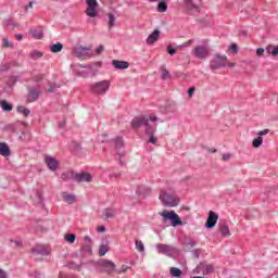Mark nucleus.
Masks as SVG:
<instances>
[{"label": "nucleus", "mask_w": 278, "mask_h": 278, "mask_svg": "<svg viewBox=\"0 0 278 278\" xmlns=\"http://www.w3.org/2000/svg\"><path fill=\"white\" fill-rule=\"evenodd\" d=\"M159 199L164 207H177V205H179V197H177V193L167 191L166 189L160 191Z\"/></svg>", "instance_id": "f257e3e1"}, {"label": "nucleus", "mask_w": 278, "mask_h": 278, "mask_svg": "<svg viewBox=\"0 0 278 278\" xmlns=\"http://www.w3.org/2000/svg\"><path fill=\"white\" fill-rule=\"evenodd\" d=\"M228 66L229 68H233L236 64L229 63L227 55L215 54L213 59L210 61L211 71H218L219 68H225Z\"/></svg>", "instance_id": "f03ea898"}, {"label": "nucleus", "mask_w": 278, "mask_h": 278, "mask_svg": "<svg viewBox=\"0 0 278 278\" xmlns=\"http://www.w3.org/2000/svg\"><path fill=\"white\" fill-rule=\"evenodd\" d=\"M160 216H162L163 223L169 220L172 223V227H181L184 225L181 217H179L175 211L164 210L160 213Z\"/></svg>", "instance_id": "7ed1b4c3"}, {"label": "nucleus", "mask_w": 278, "mask_h": 278, "mask_svg": "<svg viewBox=\"0 0 278 278\" xmlns=\"http://www.w3.org/2000/svg\"><path fill=\"white\" fill-rule=\"evenodd\" d=\"M155 247H156L157 253L167 255V257H177V255H179V253H181V251H179V249H177L173 245H168V244H164V243H156Z\"/></svg>", "instance_id": "20e7f679"}, {"label": "nucleus", "mask_w": 278, "mask_h": 278, "mask_svg": "<svg viewBox=\"0 0 278 278\" xmlns=\"http://www.w3.org/2000/svg\"><path fill=\"white\" fill-rule=\"evenodd\" d=\"M90 90H91V92H93V94L103 96L108 92V90H110V80H102V81L93 83L90 86Z\"/></svg>", "instance_id": "39448f33"}, {"label": "nucleus", "mask_w": 278, "mask_h": 278, "mask_svg": "<svg viewBox=\"0 0 278 278\" xmlns=\"http://www.w3.org/2000/svg\"><path fill=\"white\" fill-rule=\"evenodd\" d=\"M96 268L98 273H114L116 264L110 260H100L97 262Z\"/></svg>", "instance_id": "423d86ee"}, {"label": "nucleus", "mask_w": 278, "mask_h": 278, "mask_svg": "<svg viewBox=\"0 0 278 278\" xmlns=\"http://www.w3.org/2000/svg\"><path fill=\"white\" fill-rule=\"evenodd\" d=\"M178 3L187 14L192 15L199 13V7L194 3L193 0H179Z\"/></svg>", "instance_id": "0eeeda50"}, {"label": "nucleus", "mask_w": 278, "mask_h": 278, "mask_svg": "<svg viewBox=\"0 0 278 278\" xmlns=\"http://www.w3.org/2000/svg\"><path fill=\"white\" fill-rule=\"evenodd\" d=\"M148 121L155 123V121H157V117L156 116H150V117L139 116V117H135L130 124H131L132 129H140V127L146 126Z\"/></svg>", "instance_id": "6e6552de"}, {"label": "nucleus", "mask_w": 278, "mask_h": 278, "mask_svg": "<svg viewBox=\"0 0 278 278\" xmlns=\"http://www.w3.org/2000/svg\"><path fill=\"white\" fill-rule=\"evenodd\" d=\"M192 55L197 58V60H207V58H210V47L197 46L195 49L192 50Z\"/></svg>", "instance_id": "1a4fd4ad"}, {"label": "nucleus", "mask_w": 278, "mask_h": 278, "mask_svg": "<svg viewBox=\"0 0 278 278\" xmlns=\"http://www.w3.org/2000/svg\"><path fill=\"white\" fill-rule=\"evenodd\" d=\"M27 103H36L40 99V94H42V89L40 86L38 87H27Z\"/></svg>", "instance_id": "9d476101"}, {"label": "nucleus", "mask_w": 278, "mask_h": 278, "mask_svg": "<svg viewBox=\"0 0 278 278\" xmlns=\"http://www.w3.org/2000/svg\"><path fill=\"white\" fill-rule=\"evenodd\" d=\"M90 47L78 46L73 49L72 53L75 55V58L86 60V58H92V54H90Z\"/></svg>", "instance_id": "9b49d317"}, {"label": "nucleus", "mask_w": 278, "mask_h": 278, "mask_svg": "<svg viewBox=\"0 0 278 278\" xmlns=\"http://www.w3.org/2000/svg\"><path fill=\"white\" fill-rule=\"evenodd\" d=\"M86 3H87V9H86L87 16H89L90 18L97 17V15L99 14V12L97 11L99 8V2H97V0H86Z\"/></svg>", "instance_id": "f8f14e48"}, {"label": "nucleus", "mask_w": 278, "mask_h": 278, "mask_svg": "<svg viewBox=\"0 0 278 278\" xmlns=\"http://www.w3.org/2000/svg\"><path fill=\"white\" fill-rule=\"evenodd\" d=\"M114 147L117 151V155L119 157V164L123 166L125 163L123 162V155H125V150H122L125 147L122 137H117L114 139Z\"/></svg>", "instance_id": "ddd939ff"}, {"label": "nucleus", "mask_w": 278, "mask_h": 278, "mask_svg": "<svg viewBox=\"0 0 278 278\" xmlns=\"http://www.w3.org/2000/svg\"><path fill=\"white\" fill-rule=\"evenodd\" d=\"M216 223H218V214L213 211L208 212V217L205 223L206 229H214L216 227Z\"/></svg>", "instance_id": "4468645a"}, {"label": "nucleus", "mask_w": 278, "mask_h": 278, "mask_svg": "<svg viewBox=\"0 0 278 278\" xmlns=\"http://www.w3.org/2000/svg\"><path fill=\"white\" fill-rule=\"evenodd\" d=\"M45 163L48 166L49 170H52V173H55L60 166V162L55 160V156H49L47 155L45 157Z\"/></svg>", "instance_id": "2eb2a0df"}, {"label": "nucleus", "mask_w": 278, "mask_h": 278, "mask_svg": "<svg viewBox=\"0 0 278 278\" xmlns=\"http://www.w3.org/2000/svg\"><path fill=\"white\" fill-rule=\"evenodd\" d=\"M74 181H77V184H90L92 176L88 173L74 174Z\"/></svg>", "instance_id": "dca6fc26"}, {"label": "nucleus", "mask_w": 278, "mask_h": 278, "mask_svg": "<svg viewBox=\"0 0 278 278\" xmlns=\"http://www.w3.org/2000/svg\"><path fill=\"white\" fill-rule=\"evenodd\" d=\"M118 211L114 207H106L102 211L101 218L102 220H110V218H115Z\"/></svg>", "instance_id": "f3484780"}, {"label": "nucleus", "mask_w": 278, "mask_h": 278, "mask_svg": "<svg viewBox=\"0 0 278 278\" xmlns=\"http://www.w3.org/2000/svg\"><path fill=\"white\" fill-rule=\"evenodd\" d=\"M31 253H34V255H43L45 256V255H49V253H51V251L46 245H36L31 249Z\"/></svg>", "instance_id": "a211bd4d"}, {"label": "nucleus", "mask_w": 278, "mask_h": 278, "mask_svg": "<svg viewBox=\"0 0 278 278\" xmlns=\"http://www.w3.org/2000/svg\"><path fill=\"white\" fill-rule=\"evenodd\" d=\"M136 194L140 199H146V197H149L151 194V188L147 186H139L137 187Z\"/></svg>", "instance_id": "6ab92c4d"}, {"label": "nucleus", "mask_w": 278, "mask_h": 278, "mask_svg": "<svg viewBox=\"0 0 278 278\" xmlns=\"http://www.w3.org/2000/svg\"><path fill=\"white\" fill-rule=\"evenodd\" d=\"M112 65L117 71H125L126 68H129V63L127 61L113 60Z\"/></svg>", "instance_id": "aec40b11"}, {"label": "nucleus", "mask_w": 278, "mask_h": 278, "mask_svg": "<svg viewBox=\"0 0 278 278\" xmlns=\"http://www.w3.org/2000/svg\"><path fill=\"white\" fill-rule=\"evenodd\" d=\"M200 270H202V273H204V275H210L212 273H214V265L212 264H207V263H200L199 265Z\"/></svg>", "instance_id": "412c9836"}, {"label": "nucleus", "mask_w": 278, "mask_h": 278, "mask_svg": "<svg viewBox=\"0 0 278 278\" xmlns=\"http://www.w3.org/2000/svg\"><path fill=\"white\" fill-rule=\"evenodd\" d=\"M160 40V30L155 29L152 34H150L147 38V45H154Z\"/></svg>", "instance_id": "4be33fe9"}, {"label": "nucleus", "mask_w": 278, "mask_h": 278, "mask_svg": "<svg viewBox=\"0 0 278 278\" xmlns=\"http://www.w3.org/2000/svg\"><path fill=\"white\" fill-rule=\"evenodd\" d=\"M219 233L222 235V238H229L231 236V230H229V226L225 223L219 224Z\"/></svg>", "instance_id": "5701e85b"}, {"label": "nucleus", "mask_w": 278, "mask_h": 278, "mask_svg": "<svg viewBox=\"0 0 278 278\" xmlns=\"http://www.w3.org/2000/svg\"><path fill=\"white\" fill-rule=\"evenodd\" d=\"M62 199H63L64 203H68V205H73V203H75V201H77V197L75 194L66 193V192L62 193Z\"/></svg>", "instance_id": "b1692460"}, {"label": "nucleus", "mask_w": 278, "mask_h": 278, "mask_svg": "<svg viewBox=\"0 0 278 278\" xmlns=\"http://www.w3.org/2000/svg\"><path fill=\"white\" fill-rule=\"evenodd\" d=\"M160 73H161V79H163V81H166L167 79H170L173 77L170 75V72H168V70L166 68V65H162L160 67Z\"/></svg>", "instance_id": "393cba45"}, {"label": "nucleus", "mask_w": 278, "mask_h": 278, "mask_svg": "<svg viewBox=\"0 0 278 278\" xmlns=\"http://www.w3.org/2000/svg\"><path fill=\"white\" fill-rule=\"evenodd\" d=\"M12 152L10 151V146L5 142L0 143V155H3V157L10 156Z\"/></svg>", "instance_id": "a878e982"}, {"label": "nucleus", "mask_w": 278, "mask_h": 278, "mask_svg": "<svg viewBox=\"0 0 278 278\" xmlns=\"http://www.w3.org/2000/svg\"><path fill=\"white\" fill-rule=\"evenodd\" d=\"M94 66H97V68L101 67V62H97L96 64H89V65L79 64L78 68H87L88 73H91L92 75H94Z\"/></svg>", "instance_id": "bb28decb"}, {"label": "nucleus", "mask_w": 278, "mask_h": 278, "mask_svg": "<svg viewBox=\"0 0 278 278\" xmlns=\"http://www.w3.org/2000/svg\"><path fill=\"white\" fill-rule=\"evenodd\" d=\"M0 108L3 112H12L14 105L10 104L8 100H0Z\"/></svg>", "instance_id": "cd10ccee"}, {"label": "nucleus", "mask_w": 278, "mask_h": 278, "mask_svg": "<svg viewBox=\"0 0 278 278\" xmlns=\"http://www.w3.org/2000/svg\"><path fill=\"white\" fill-rule=\"evenodd\" d=\"M156 10L157 12H166L168 10V3L166 0H159Z\"/></svg>", "instance_id": "c85d7f7f"}, {"label": "nucleus", "mask_w": 278, "mask_h": 278, "mask_svg": "<svg viewBox=\"0 0 278 278\" xmlns=\"http://www.w3.org/2000/svg\"><path fill=\"white\" fill-rule=\"evenodd\" d=\"M64 49V45L58 42L50 46L51 53H60Z\"/></svg>", "instance_id": "c756f323"}, {"label": "nucleus", "mask_w": 278, "mask_h": 278, "mask_svg": "<svg viewBox=\"0 0 278 278\" xmlns=\"http://www.w3.org/2000/svg\"><path fill=\"white\" fill-rule=\"evenodd\" d=\"M62 181H71V179H75V173L73 172H65L61 174Z\"/></svg>", "instance_id": "7c9ffc66"}, {"label": "nucleus", "mask_w": 278, "mask_h": 278, "mask_svg": "<svg viewBox=\"0 0 278 278\" xmlns=\"http://www.w3.org/2000/svg\"><path fill=\"white\" fill-rule=\"evenodd\" d=\"M42 55H45V53L38 51V50H33L30 53H29V58L31 60H40V58H42Z\"/></svg>", "instance_id": "2f4dec72"}, {"label": "nucleus", "mask_w": 278, "mask_h": 278, "mask_svg": "<svg viewBox=\"0 0 278 278\" xmlns=\"http://www.w3.org/2000/svg\"><path fill=\"white\" fill-rule=\"evenodd\" d=\"M144 128H146L147 136H153V134H155V126H152L151 124H149V121L147 122Z\"/></svg>", "instance_id": "473e14b6"}, {"label": "nucleus", "mask_w": 278, "mask_h": 278, "mask_svg": "<svg viewBox=\"0 0 278 278\" xmlns=\"http://www.w3.org/2000/svg\"><path fill=\"white\" fill-rule=\"evenodd\" d=\"M263 143H264V138L258 136L252 141V147H254V149H260V147H262Z\"/></svg>", "instance_id": "72a5a7b5"}, {"label": "nucleus", "mask_w": 278, "mask_h": 278, "mask_svg": "<svg viewBox=\"0 0 278 278\" xmlns=\"http://www.w3.org/2000/svg\"><path fill=\"white\" fill-rule=\"evenodd\" d=\"M266 51L269 53V55H278V46H268Z\"/></svg>", "instance_id": "f704fd0d"}, {"label": "nucleus", "mask_w": 278, "mask_h": 278, "mask_svg": "<svg viewBox=\"0 0 278 278\" xmlns=\"http://www.w3.org/2000/svg\"><path fill=\"white\" fill-rule=\"evenodd\" d=\"M64 240L65 242L73 244L77 240V236H75V233H68V235H65Z\"/></svg>", "instance_id": "c9c22d12"}, {"label": "nucleus", "mask_w": 278, "mask_h": 278, "mask_svg": "<svg viewBox=\"0 0 278 278\" xmlns=\"http://www.w3.org/2000/svg\"><path fill=\"white\" fill-rule=\"evenodd\" d=\"M169 273L172 275V277H181V269L177 268V267H170L169 268Z\"/></svg>", "instance_id": "e433bc0d"}, {"label": "nucleus", "mask_w": 278, "mask_h": 278, "mask_svg": "<svg viewBox=\"0 0 278 278\" xmlns=\"http://www.w3.org/2000/svg\"><path fill=\"white\" fill-rule=\"evenodd\" d=\"M17 112L18 114H24L25 116H29V114H31V111L23 105L17 106Z\"/></svg>", "instance_id": "4c0bfd02"}, {"label": "nucleus", "mask_w": 278, "mask_h": 278, "mask_svg": "<svg viewBox=\"0 0 278 278\" xmlns=\"http://www.w3.org/2000/svg\"><path fill=\"white\" fill-rule=\"evenodd\" d=\"M177 102H170L167 104V112H170V114H175L177 112Z\"/></svg>", "instance_id": "58836bf2"}, {"label": "nucleus", "mask_w": 278, "mask_h": 278, "mask_svg": "<svg viewBox=\"0 0 278 278\" xmlns=\"http://www.w3.org/2000/svg\"><path fill=\"white\" fill-rule=\"evenodd\" d=\"M2 47H4L5 49H13L14 43L12 41H10L8 38H3L2 39Z\"/></svg>", "instance_id": "ea45409f"}, {"label": "nucleus", "mask_w": 278, "mask_h": 278, "mask_svg": "<svg viewBox=\"0 0 278 278\" xmlns=\"http://www.w3.org/2000/svg\"><path fill=\"white\" fill-rule=\"evenodd\" d=\"M43 36L45 34H42V30H38V29L33 30V38H36V40H41Z\"/></svg>", "instance_id": "a19ab883"}, {"label": "nucleus", "mask_w": 278, "mask_h": 278, "mask_svg": "<svg viewBox=\"0 0 278 278\" xmlns=\"http://www.w3.org/2000/svg\"><path fill=\"white\" fill-rule=\"evenodd\" d=\"M116 23V16L112 13L109 14V28L112 29Z\"/></svg>", "instance_id": "79ce46f5"}, {"label": "nucleus", "mask_w": 278, "mask_h": 278, "mask_svg": "<svg viewBox=\"0 0 278 278\" xmlns=\"http://www.w3.org/2000/svg\"><path fill=\"white\" fill-rule=\"evenodd\" d=\"M16 81H21V76H11L8 80V86H14Z\"/></svg>", "instance_id": "37998d69"}, {"label": "nucleus", "mask_w": 278, "mask_h": 278, "mask_svg": "<svg viewBox=\"0 0 278 278\" xmlns=\"http://www.w3.org/2000/svg\"><path fill=\"white\" fill-rule=\"evenodd\" d=\"M135 244L137 251H139L140 253H144V243H142V241L136 240Z\"/></svg>", "instance_id": "c03bdc74"}, {"label": "nucleus", "mask_w": 278, "mask_h": 278, "mask_svg": "<svg viewBox=\"0 0 278 278\" xmlns=\"http://www.w3.org/2000/svg\"><path fill=\"white\" fill-rule=\"evenodd\" d=\"M4 25L7 27H12V29H14L15 27H17L16 23H14V20L10 18V20H5L4 21Z\"/></svg>", "instance_id": "a18cd8bd"}, {"label": "nucleus", "mask_w": 278, "mask_h": 278, "mask_svg": "<svg viewBox=\"0 0 278 278\" xmlns=\"http://www.w3.org/2000/svg\"><path fill=\"white\" fill-rule=\"evenodd\" d=\"M67 267H70L72 270H80L81 269V265H78L75 262H71L70 264H67Z\"/></svg>", "instance_id": "49530a36"}, {"label": "nucleus", "mask_w": 278, "mask_h": 278, "mask_svg": "<svg viewBox=\"0 0 278 278\" xmlns=\"http://www.w3.org/2000/svg\"><path fill=\"white\" fill-rule=\"evenodd\" d=\"M105 253H108V247H105V244H101L99 248L100 257H103V255H105Z\"/></svg>", "instance_id": "de8ad7c7"}, {"label": "nucleus", "mask_w": 278, "mask_h": 278, "mask_svg": "<svg viewBox=\"0 0 278 278\" xmlns=\"http://www.w3.org/2000/svg\"><path fill=\"white\" fill-rule=\"evenodd\" d=\"M83 253H88L89 255H92V247L90 244L84 245L81 248Z\"/></svg>", "instance_id": "09e8293b"}, {"label": "nucleus", "mask_w": 278, "mask_h": 278, "mask_svg": "<svg viewBox=\"0 0 278 278\" xmlns=\"http://www.w3.org/2000/svg\"><path fill=\"white\" fill-rule=\"evenodd\" d=\"M56 89H58V85H55V83H50L49 88L47 89L46 92H55Z\"/></svg>", "instance_id": "8fccbe9b"}, {"label": "nucleus", "mask_w": 278, "mask_h": 278, "mask_svg": "<svg viewBox=\"0 0 278 278\" xmlns=\"http://www.w3.org/2000/svg\"><path fill=\"white\" fill-rule=\"evenodd\" d=\"M0 71L1 73H5V71H10V65L8 63H1Z\"/></svg>", "instance_id": "3c124183"}, {"label": "nucleus", "mask_w": 278, "mask_h": 278, "mask_svg": "<svg viewBox=\"0 0 278 278\" xmlns=\"http://www.w3.org/2000/svg\"><path fill=\"white\" fill-rule=\"evenodd\" d=\"M184 244H185V247H190L192 249V248L197 247V241L189 240V241L185 242Z\"/></svg>", "instance_id": "603ef678"}, {"label": "nucleus", "mask_w": 278, "mask_h": 278, "mask_svg": "<svg viewBox=\"0 0 278 278\" xmlns=\"http://www.w3.org/2000/svg\"><path fill=\"white\" fill-rule=\"evenodd\" d=\"M191 253L195 260H199V257H201V250L199 249L193 250Z\"/></svg>", "instance_id": "864d4df0"}, {"label": "nucleus", "mask_w": 278, "mask_h": 278, "mask_svg": "<svg viewBox=\"0 0 278 278\" xmlns=\"http://www.w3.org/2000/svg\"><path fill=\"white\" fill-rule=\"evenodd\" d=\"M79 77H90V75H92L91 72H86V71H81L78 72Z\"/></svg>", "instance_id": "5fc2aeb1"}, {"label": "nucleus", "mask_w": 278, "mask_h": 278, "mask_svg": "<svg viewBox=\"0 0 278 278\" xmlns=\"http://www.w3.org/2000/svg\"><path fill=\"white\" fill-rule=\"evenodd\" d=\"M12 244H15V248L23 247V241L10 240V247H12Z\"/></svg>", "instance_id": "6e6d98bb"}, {"label": "nucleus", "mask_w": 278, "mask_h": 278, "mask_svg": "<svg viewBox=\"0 0 278 278\" xmlns=\"http://www.w3.org/2000/svg\"><path fill=\"white\" fill-rule=\"evenodd\" d=\"M123 175V173H112L110 174L111 179H118Z\"/></svg>", "instance_id": "4d7b16f0"}, {"label": "nucleus", "mask_w": 278, "mask_h": 278, "mask_svg": "<svg viewBox=\"0 0 278 278\" xmlns=\"http://www.w3.org/2000/svg\"><path fill=\"white\" fill-rule=\"evenodd\" d=\"M266 134H270V129L266 128V129H264V130H261V131L258 132V137L262 138V136H266Z\"/></svg>", "instance_id": "13d9d810"}, {"label": "nucleus", "mask_w": 278, "mask_h": 278, "mask_svg": "<svg viewBox=\"0 0 278 278\" xmlns=\"http://www.w3.org/2000/svg\"><path fill=\"white\" fill-rule=\"evenodd\" d=\"M230 51H233V53H238V43H231Z\"/></svg>", "instance_id": "bf43d9fd"}, {"label": "nucleus", "mask_w": 278, "mask_h": 278, "mask_svg": "<svg viewBox=\"0 0 278 278\" xmlns=\"http://www.w3.org/2000/svg\"><path fill=\"white\" fill-rule=\"evenodd\" d=\"M148 142H150L151 144H155V142H157V138L153 135H150V139Z\"/></svg>", "instance_id": "052dcab7"}, {"label": "nucleus", "mask_w": 278, "mask_h": 278, "mask_svg": "<svg viewBox=\"0 0 278 278\" xmlns=\"http://www.w3.org/2000/svg\"><path fill=\"white\" fill-rule=\"evenodd\" d=\"M222 160L224 162H228V160H231V154H229V153L223 154Z\"/></svg>", "instance_id": "680f3d73"}, {"label": "nucleus", "mask_w": 278, "mask_h": 278, "mask_svg": "<svg viewBox=\"0 0 278 278\" xmlns=\"http://www.w3.org/2000/svg\"><path fill=\"white\" fill-rule=\"evenodd\" d=\"M167 53H169V55H175V53H177V50L175 48H167Z\"/></svg>", "instance_id": "e2e57ef3"}, {"label": "nucleus", "mask_w": 278, "mask_h": 278, "mask_svg": "<svg viewBox=\"0 0 278 278\" xmlns=\"http://www.w3.org/2000/svg\"><path fill=\"white\" fill-rule=\"evenodd\" d=\"M103 49H104L103 45H100V46L96 49L97 55H101V52L103 51Z\"/></svg>", "instance_id": "0e129e2a"}, {"label": "nucleus", "mask_w": 278, "mask_h": 278, "mask_svg": "<svg viewBox=\"0 0 278 278\" xmlns=\"http://www.w3.org/2000/svg\"><path fill=\"white\" fill-rule=\"evenodd\" d=\"M256 55H258V56L264 55V48H258V49L256 50Z\"/></svg>", "instance_id": "69168bd1"}, {"label": "nucleus", "mask_w": 278, "mask_h": 278, "mask_svg": "<svg viewBox=\"0 0 278 278\" xmlns=\"http://www.w3.org/2000/svg\"><path fill=\"white\" fill-rule=\"evenodd\" d=\"M0 278H8V273H5L3 269H0Z\"/></svg>", "instance_id": "338daca9"}, {"label": "nucleus", "mask_w": 278, "mask_h": 278, "mask_svg": "<svg viewBox=\"0 0 278 278\" xmlns=\"http://www.w3.org/2000/svg\"><path fill=\"white\" fill-rule=\"evenodd\" d=\"M194 87L188 89L187 93L189 94V97H192L194 94Z\"/></svg>", "instance_id": "774afa93"}]
</instances>
